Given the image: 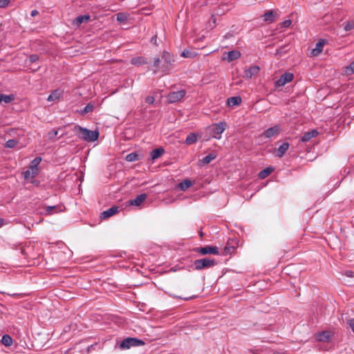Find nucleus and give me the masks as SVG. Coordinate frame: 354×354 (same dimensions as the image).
I'll return each instance as SVG.
<instances>
[{
    "mask_svg": "<svg viewBox=\"0 0 354 354\" xmlns=\"http://www.w3.org/2000/svg\"><path fill=\"white\" fill-rule=\"evenodd\" d=\"M74 131L77 132L79 137L86 142H94L99 137L98 131H91L79 125L75 126Z\"/></svg>",
    "mask_w": 354,
    "mask_h": 354,
    "instance_id": "f257e3e1",
    "label": "nucleus"
},
{
    "mask_svg": "<svg viewBox=\"0 0 354 354\" xmlns=\"http://www.w3.org/2000/svg\"><path fill=\"white\" fill-rule=\"evenodd\" d=\"M227 124L225 122H220L208 127L209 134L215 139L219 140L221 134L225 130Z\"/></svg>",
    "mask_w": 354,
    "mask_h": 354,
    "instance_id": "f03ea898",
    "label": "nucleus"
},
{
    "mask_svg": "<svg viewBox=\"0 0 354 354\" xmlns=\"http://www.w3.org/2000/svg\"><path fill=\"white\" fill-rule=\"evenodd\" d=\"M145 344V342L141 339L134 337H127L120 344V348L121 350H126L133 346H140Z\"/></svg>",
    "mask_w": 354,
    "mask_h": 354,
    "instance_id": "7ed1b4c3",
    "label": "nucleus"
},
{
    "mask_svg": "<svg viewBox=\"0 0 354 354\" xmlns=\"http://www.w3.org/2000/svg\"><path fill=\"white\" fill-rule=\"evenodd\" d=\"M215 265L216 262L214 259L207 258L197 259L194 261V269L196 270L207 269L214 266Z\"/></svg>",
    "mask_w": 354,
    "mask_h": 354,
    "instance_id": "20e7f679",
    "label": "nucleus"
},
{
    "mask_svg": "<svg viewBox=\"0 0 354 354\" xmlns=\"http://www.w3.org/2000/svg\"><path fill=\"white\" fill-rule=\"evenodd\" d=\"M162 65L160 68L162 72L167 73L170 69L171 63L174 62L173 56L168 52H163L162 56Z\"/></svg>",
    "mask_w": 354,
    "mask_h": 354,
    "instance_id": "39448f33",
    "label": "nucleus"
},
{
    "mask_svg": "<svg viewBox=\"0 0 354 354\" xmlns=\"http://www.w3.org/2000/svg\"><path fill=\"white\" fill-rule=\"evenodd\" d=\"M186 94L185 90H180L178 91L171 92L167 96V99L169 103H175L183 99Z\"/></svg>",
    "mask_w": 354,
    "mask_h": 354,
    "instance_id": "423d86ee",
    "label": "nucleus"
},
{
    "mask_svg": "<svg viewBox=\"0 0 354 354\" xmlns=\"http://www.w3.org/2000/svg\"><path fill=\"white\" fill-rule=\"evenodd\" d=\"M195 251L202 255L208 254H218V248L216 246L207 245L202 248H197Z\"/></svg>",
    "mask_w": 354,
    "mask_h": 354,
    "instance_id": "0eeeda50",
    "label": "nucleus"
},
{
    "mask_svg": "<svg viewBox=\"0 0 354 354\" xmlns=\"http://www.w3.org/2000/svg\"><path fill=\"white\" fill-rule=\"evenodd\" d=\"M294 75L291 73H285L281 75L279 79L275 82V86L280 87L283 86L287 83L290 82L293 80Z\"/></svg>",
    "mask_w": 354,
    "mask_h": 354,
    "instance_id": "6e6552de",
    "label": "nucleus"
},
{
    "mask_svg": "<svg viewBox=\"0 0 354 354\" xmlns=\"http://www.w3.org/2000/svg\"><path fill=\"white\" fill-rule=\"evenodd\" d=\"M281 129L279 125H275L264 131L261 135V136L266 138H270L276 135H278L281 132Z\"/></svg>",
    "mask_w": 354,
    "mask_h": 354,
    "instance_id": "1a4fd4ad",
    "label": "nucleus"
},
{
    "mask_svg": "<svg viewBox=\"0 0 354 354\" xmlns=\"http://www.w3.org/2000/svg\"><path fill=\"white\" fill-rule=\"evenodd\" d=\"M315 338L318 342H327L330 340L331 335L329 331H322L314 335Z\"/></svg>",
    "mask_w": 354,
    "mask_h": 354,
    "instance_id": "9d476101",
    "label": "nucleus"
},
{
    "mask_svg": "<svg viewBox=\"0 0 354 354\" xmlns=\"http://www.w3.org/2000/svg\"><path fill=\"white\" fill-rule=\"evenodd\" d=\"M238 244L236 240H228L224 248V254L227 255L232 254L234 252Z\"/></svg>",
    "mask_w": 354,
    "mask_h": 354,
    "instance_id": "9b49d317",
    "label": "nucleus"
},
{
    "mask_svg": "<svg viewBox=\"0 0 354 354\" xmlns=\"http://www.w3.org/2000/svg\"><path fill=\"white\" fill-rule=\"evenodd\" d=\"M259 67L258 66H252L250 68L245 69L244 77L247 79L252 78L254 75H257L259 72Z\"/></svg>",
    "mask_w": 354,
    "mask_h": 354,
    "instance_id": "f8f14e48",
    "label": "nucleus"
},
{
    "mask_svg": "<svg viewBox=\"0 0 354 354\" xmlns=\"http://www.w3.org/2000/svg\"><path fill=\"white\" fill-rule=\"evenodd\" d=\"M118 212V207L113 206L111 208H109V209L102 212L100 218L102 219H106V218L115 215Z\"/></svg>",
    "mask_w": 354,
    "mask_h": 354,
    "instance_id": "ddd939ff",
    "label": "nucleus"
},
{
    "mask_svg": "<svg viewBox=\"0 0 354 354\" xmlns=\"http://www.w3.org/2000/svg\"><path fill=\"white\" fill-rule=\"evenodd\" d=\"M45 214L52 215L57 212L63 211V206L62 205H53V206H46L45 207Z\"/></svg>",
    "mask_w": 354,
    "mask_h": 354,
    "instance_id": "4468645a",
    "label": "nucleus"
},
{
    "mask_svg": "<svg viewBox=\"0 0 354 354\" xmlns=\"http://www.w3.org/2000/svg\"><path fill=\"white\" fill-rule=\"evenodd\" d=\"M325 41L320 39L317 44L315 48H313L310 53L311 56L315 57L319 55L323 50Z\"/></svg>",
    "mask_w": 354,
    "mask_h": 354,
    "instance_id": "2eb2a0df",
    "label": "nucleus"
},
{
    "mask_svg": "<svg viewBox=\"0 0 354 354\" xmlns=\"http://www.w3.org/2000/svg\"><path fill=\"white\" fill-rule=\"evenodd\" d=\"M147 197V196L146 194H141L138 195L136 198L130 200L127 203L130 205L139 206L146 200Z\"/></svg>",
    "mask_w": 354,
    "mask_h": 354,
    "instance_id": "dca6fc26",
    "label": "nucleus"
},
{
    "mask_svg": "<svg viewBox=\"0 0 354 354\" xmlns=\"http://www.w3.org/2000/svg\"><path fill=\"white\" fill-rule=\"evenodd\" d=\"M278 16L277 12L274 10H267L263 15V20L266 22L272 23L274 21L275 17Z\"/></svg>",
    "mask_w": 354,
    "mask_h": 354,
    "instance_id": "f3484780",
    "label": "nucleus"
},
{
    "mask_svg": "<svg viewBox=\"0 0 354 354\" xmlns=\"http://www.w3.org/2000/svg\"><path fill=\"white\" fill-rule=\"evenodd\" d=\"M318 131L316 129H313L308 132H306L304 136L301 138V141L306 142L309 141L311 138L317 136L318 135Z\"/></svg>",
    "mask_w": 354,
    "mask_h": 354,
    "instance_id": "a211bd4d",
    "label": "nucleus"
},
{
    "mask_svg": "<svg viewBox=\"0 0 354 354\" xmlns=\"http://www.w3.org/2000/svg\"><path fill=\"white\" fill-rule=\"evenodd\" d=\"M130 63L133 65L139 66L147 64V60L145 57L140 56L133 57L131 59Z\"/></svg>",
    "mask_w": 354,
    "mask_h": 354,
    "instance_id": "6ab92c4d",
    "label": "nucleus"
},
{
    "mask_svg": "<svg viewBox=\"0 0 354 354\" xmlns=\"http://www.w3.org/2000/svg\"><path fill=\"white\" fill-rule=\"evenodd\" d=\"M63 91L60 89H56L53 91L48 97L47 100L48 102H53L60 98L62 95Z\"/></svg>",
    "mask_w": 354,
    "mask_h": 354,
    "instance_id": "aec40b11",
    "label": "nucleus"
},
{
    "mask_svg": "<svg viewBox=\"0 0 354 354\" xmlns=\"http://www.w3.org/2000/svg\"><path fill=\"white\" fill-rule=\"evenodd\" d=\"M289 143L288 142H283L281 145L279 146V147L277 149V156L279 158H282L285 153H286L287 150L289 148Z\"/></svg>",
    "mask_w": 354,
    "mask_h": 354,
    "instance_id": "412c9836",
    "label": "nucleus"
},
{
    "mask_svg": "<svg viewBox=\"0 0 354 354\" xmlns=\"http://www.w3.org/2000/svg\"><path fill=\"white\" fill-rule=\"evenodd\" d=\"M165 152V150L162 148H157L151 151L150 156L153 160L160 158Z\"/></svg>",
    "mask_w": 354,
    "mask_h": 354,
    "instance_id": "4be33fe9",
    "label": "nucleus"
},
{
    "mask_svg": "<svg viewBox=\"0 0 354 354\" xmlns=\"http://www.w3.org/2000/svg\"><path fill=\"white\" fill-rule=\"evenodd\" d=\"M38 174V171H35L29 167L28 169L24 172V177L25 179H30L37 176Z\"/></svg>",
    "mask_w": 354,
    "mask_h": 354,
    "instance_id": "5701e85b",
    "label": "nucleus"
},
{
    "mask_svg": "<svg viewBox=\"0 0 354 354\" xmlns=\"http://www.w3.org/2000/svg\"><path fill=\"white\" fill-rule=\"evenodd\" d=\"M241 97L239 96L231 97L227 99V104L230 106L239 105L241 103Z\"/></svg>",
    "mask_w": 354,
    "mask_h": 354,
    "instance_id": "b1692460",
    "label": "nucleus"
},
{
    "mask_svg": "<svg viewBox=\"0 0 354 354\" xmlns=\"http://www.w3.org/2000/svg\"><path fill=\"white\" fill-rule=\"evenodd\" d=\"M89 15H80L75 19V24L77 26H80L82 23L87 22L90 19Z\"/></svg>",
    "mask_w": 354,
    "mask_h": 354,
    "instance_id": "393cba45",
    "label": "nucleus"
},
{
    "mask_svg": "<svg viewBox=\"0 0 354 354\" xmlns=\"http://www.w3.org/2000/svg\"><path fill=\"white\" fill-rule=\"evenodd\" d=\"M241 57V53L237 50H232L227 53V60L228 62H232L237 59Z\"/></svg>",
    "mask_w": 354,
    "mask_h": 354,
    "instance_id": "a878e982",
    "label": "nucleus"
},
{
    "mask_svg": "<svg viewBox=\"0 0 354 354\" xmlns=\"http://www.w3.org/2000/svg\"><path fill=\"white\" fill-rule=\"evenodd\" d=\"M15 100V96L12 94L10 95H5L0 94V104L1 102H4L6 104L10 103Z\"/></svg>",
    "mask_w": 354,
    "mask_h": 354,
    "instance_id": "bb28decb",
    "label": "nucleus"
},
{
    "mask_svg": "<svg viewBox=\"0 0 354 354\" xmlns=\"http://www.w3.org/2000/svg\"><path fill=\"white\" fill-rule=\"evenodd\" d=\"M94 104L93 102H89L87 105L81 111H79V113L82 115H84L88 113H91L93 111Z\"/></svg>",
    "mask_w": 354,
    "mask_h": 354,
    "instance_id": "cd10ccee",
    "label": "nucleus"
},
{
    "mask_svg": "<svg viewBox=\"0 0 354 354\" xmlns=\"http://www.w3.org/2000/svg\"><path fill=\"white\" fill-rule=\"evenodd\" d=\"M273 171L272 167H266V169L261 171L259 174V177L261 179H264L268 176Z\"/></svg>",
    "mask_w": 354,
    "mask_h": 354,
    "instance_id": "c85d7f7f",
    "label": "nucleus"
},
{
    "mask_svg": "<svg viewBox=\"0 0 354 354\" xmlns=\"http://www.w3.org/2000/svg\"><path fill=\"white\" fill-rule=\"evenodd\" d=\"M198 140V136L194 133H191L185 140V144L187 145L195 143Z\"/></svg>",
    "mask_w": 354,
    "mask_h": 354,
    "instance_id": "c756f323",
    "label": "nucleus"
},
{
    "mask_svg": "<svg viewBox=\"0 0 354 354\" xmlns=\"http://www.w3.org/2000/svg\"><path fill=\"white\" fill-rule=\"evenodd\" d=\"M216 158V155L214 153H209V155L204 157L201 161L203 165H207L211 162L213 160Z\"/></svg>",
    "mask_w": 354,
    "mask_h": 354,
    "instance_id": "7c9ffc66",
    "label": "nucleus"
},
{
    "mask_svg": "<svg viewBox=\"0 0 354 354\" xmlns=\"http://www.w3.org/2000/svg\"><path fill=\"white\" fill-rule=\"evenodd\" d=\"M41 161V158L39 157H36L34 160H32L31 164L30 165V169H35V171H39L38 166Z\"/></svg>",
    "mask_w": 354,
    "mask_h": 354,
    "instance_id": "2f4dec72",
    "label": "nucleus"
},
{
    "mask_svg": "<svg viewBox=\"0 0 354 354\" xmlns=\"http://www.w3.org/2000/svg\"><path fill=\"white\" fill-rule=\"evenodd\" d=\"M1 343L6 346H10L12 344V339L8 335H4L1 339Z\"/></svg>",
    "mask_w": 354,
    "mask_h": 354,
    "instance_id": "473e14b6",
    "label": "nucleus"
},
{
    "mask_svg": "<svg viewBox=\"0 0 354 354\" xmlns=\"http://www.w3.org/2000/svg\"><path fill=\"white\" fill-rule=\"evenodd\" d=\"M192 183L189 180H185L179 184L181 190L185 191L192 186Z\"/></svg>",
    "mask_w": 354,
    "mask_h": 354,
    "instance_id": "72a5a7b5",
    "label": "nucleus"
},
{
    "mask_svg": "<svg viewBox=\"0 0 354 354\" xmlns=\"http://www.w3.org/2000/svg\"><path fill=\"white\" fill-rule=\"evenodd\" d=\"M17 143H18V142L17 140L10 139L5 143V147L9 148V149H12L17 146Z\"/></svg>",
    "mask_w": 354,
    "mask_h": 354,
    "instance_id": "f704fd0d",
    "label": "nucleus"
},
{
    "mask_svg": "<svg viewBox=\"0 0 354 354\" xmlns=\"http://www.w3.org/2000/svg\"><path fill=\"white\" fill-rule=\"evenodd\" d=\"M138 160V155L136 153H131L126 156V160L128 162H133Z\"/></svg>",
    "mask_w": 354,
    "mask_h": 354,
    "instance_id": "c9c22d12",
    "label": "nucleus"
},
{
    "mask_svg": "<svg viewBox=\"0 0 354 354\" xmlns=\"http://www.w3.org/2000/svg\"><path fill=\"white\" fill-rule=\"evenodd\" d=\"M344 29L345 31H351L354 29V21L350 20L346 22Z\"/></svg>",
    "mask_w": 354,
    "mask_h": 354,
    "instance_id": "e433bc0d",
    "label": "nucleus"
},
{
    "mask_svg": "<svg viewBox=\"0 0 354 354\" xmlns=\"http://www.w3.org/2000/svg\"><path fill=\"white\" fill-rule=\"evenodd\" d=\"M345 73L347 75H351L354 73V61L345 68Z\"/></svg>",
    "mask_w": 354,
    "mask_h": 354,
    "instance_id": "4c0bfd02",
    "label": "nucleus"
},
{
    "mask_svg": "<svg viewBox=\"0 0 354 354\" xmlns=\"http://www.w3.org/2000/svg\"><path fill=\"white\" fill-rule=\"evenodd\" d=\"M128 16L123 12H119L117 15V20L120 22H124L127 20Z\"/></svg>",
    "mask_w": 354,
    "mask_h": 354,
    "instance_id": "58836bf2",
    "label": "nucleus"
},
{
    "mask_svg": "<svg viewBox=\"0 0 354 354\" xmlns=\"http://www.w3.org/2000/svg\"><path fill=\"white\" fill-rule=\"evenodd\" d=\"M162 62V58H155L153 60V66L156 68V69L154 71V73H156L157 72V70L159 68L160 64Z\"/></svg>",
    "mask_w": 354,
    "mask_h": 354,
    "instance_id": "ea45409f",
    "label": "nucleus"
},
{
    "mask_svg": "<svg viewBox=\"0 0 354 354\" xmlns=\"http://www.w3.org/2000/svg\"><path fill=\"white\" fill-rule=\"evenodd\" d=\"M57 133H58L57 131H56L55 129L51 130L50 131H49V133L48 134L49 139H51V140L54 139L57 136Z\"/></svg>",
    "mask_w": 354,
    "mask_h": 354,
    "instance_id": "a19ab883",
    "label": "nucleus"
},
{
    "mask_svg": "<svg viewBox=\"0 0 354 354\" xmlns=\"http://www.w3.org/2000/svg\"><path fill=\"white\" fill-rule=\"evenodd\" d=\"M38 59H39V56L36 54L31 55L29 57L30 64H32V63L35 62L36 61H37Z\"/></svg>",
    "mask_w": 354,
    "mask_h": 354,
    "instance_id": "79ce46f5",
    "label": "nucleus"
},
{
    "mask_svg": "<svg viewBox=\"0 0 354 354\" xmlns=\"http://www.w3.org/2000/svg\"><path fill=\"white\" fill-rule=\"evenodd\" d=\"M145 102L149 104H152L155 102V97L153 96H147L145 98Z\"/></svg>",
    "mask_w": 354,
    "mask_h": 354,
    "instance_id": "37998d69",
    "label": "nucleus"
},
{
    "mask_svg": "<svg viewBox=\"0 0 354 354\" xmlns=\"http://www.w3.org/2000/svg\"><path fill=\"white\" fill-rule=\"evenodd\" d=\"M10 1V0H0V8H6Z\"/></svg>",
    "mask_w": 354,
    "mask_h": 354,
    "instance_id": "c03bdc74",
    "label": "nucleus"
},
{
    "mask_svg": "<svg viewBox=\"0 0 354 354\" xmlns=\"http://www.w3.org/2000/svg\"><path fill=\"white\" fill-rule=\"evenodd\" d=\"M342 274L345 275L347 277H354V273L351 270H346L345 272H344L342 273Z\"/></svg>",
    "mask_w": 354,
    "mask_h": 354,
    "instance_id": "a18cd8bd",
    "label": "nucleus"
},
{
    "mask_svg": "<svg viewBox=\"0 0 354 354\" xmlns=\"http://www.w3.org/2000/svg\"><path fill=\"white\" fill-rule=\"evenodd\" d=\"M181 55L184 57H190L192 55H191V52L187 50H184L181 54Z\"/></svg>",
    "mask_w": 354,
    "mask_h": 354,
    "instance_id": "49530a36",
    "label": "nucleus"
},
{
    "mask_svg": "<svg viewBox=\"0 0 354 354\" xmlns=\"http://www.w3.org/2000/svg\"><path fill=\"white\" fill-rule=\"evenodd\" d=\"M291 23L292 22L290 20H286L282 23V26L284 28H288L290 26Z\"/></svg>",
    "mask_w": 354,
    "mask_h": 354,
    "instance_id": "de8ad7c7",
    "label": "nucleus"
},
{
    "mask_svg": "<svg viewBox=\"0 0 354 354\" xmlns=\"http://www.w3.org/2000/svg\"><path fill=\"white\" fill-rule=\"evenodd\" d=\"M348 325H349L350 328H351V330H353V332L354 333V319H349Z\"/></svg>",
    "mask_w": 354,
    "mask_h": 354,
    "instance_id": "09e8293b",
    "label": "nucleus"
},
{
    "mask_svg": "<svg viewBox=\"0 0 354 354\" xmlns=\"http://www.w3.org/2000/svg\"><path fill=\"white\" fill-rule=\"evenodd\" d=\"M38 14H39V12H38L37 10H32L31 11V13H30V15H31V16H32V17H35V16H36V15H37Z\"/></svg>",
    "mask_w": 354,
    "mask_h": 354,
    "instance_id": "8fccbe9b",
    "label": "nucleus"
},
{
    "mask_svg": "<svg viewBox=\"0 0 354 354\" xmlns=\"http://www.w3.org/2000/svg\"><path fill=\"white\" fill-rule=\"evenodd\" d=\"M156 39H157V37L156 36H154L151 38V42L156 44Z\"/></svg>",
    "mask_w": 354,
    "mask_h": 354,
    "instance_id": "3c124183",
    "label": "nucleus"
},
{
    "mask_svg": "<svg viewBox=\"0 0 354 354\" xmlns=\"http://www.w3.org/2000/svg\"><path fill=\"white\" fill-rule=\"evenodd\" d=\"M3 223V220L0 218V225H2Z\"/></svg>",
    "mask_w": 354,
    "mask_h": 354,
    "instance_id": "603ef678",
    "label": "nucleus"
},
{
    "mask_svg": "<svg viewBox=\"0 0 354 354\" xmlns=\"http://www.w3.org/2000/svg\"><path fill=\"white\" fill-rule=\"evenodd\" d=\"M192 297H190V298H192ZM184 299H188V298H187V297H185Z\"/></svg>",
    "mask_w": 354,
    "mask_h": 354,
    "instance_id": "864d4df0",
    "label": "nucleus"
}]
</instances>
